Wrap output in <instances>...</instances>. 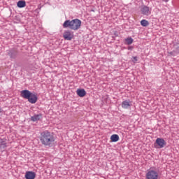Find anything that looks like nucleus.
Wrapping results in <instances>:
<instances>
[{"instance_id":"1","label":"nucleus","mask_w":179,"mask_h":179,"mask_svg":"<svg viewBox=\"0 0 179 179\" xmlns=\"http://www.w3.org/2000/svg\"><path fill=\"white\" fill-rule=\"evenodd\" d=\"M39 139L41 143L43 145V146L51 148V146H54V143H55V137L54 136V134L48 131L41 132Z\"/></svg>"},{"instance_id":"2","label":"nucleus","mask_w":179,"mask_h":179,"mask_svg":"<svg viewBox=\"0 0 179 179\" xmlns=\"http://www.w3.org/2000/svg\"><path fill=\"white\" fill-rule=\"evenodd\" d=\"M82 26V21L79 19H74L72 20H67L63 23L64 29H70L71 30H79Z\"/></svg>"},{"instance_id":"3","label":"nucleus","mask_w":179,"mask_h":179,"mask_svg":"<svg viewBox=\"0 0 179 179\" xmlns=\"http://www.w3.org/2000/svg\"><path fill=\"white\" fill-rule=\"evenodd\" d=\"M166 145V141L162 138H157L155 141V148H156V149H162V148L165 147Z\"/></svg>"},{"instance_id":"4","label":"nucleus","mask_w":179,"mask_h":179,"mask_svg":"<svg viewBox=\"0 0 179 179\" xmlns=\"http://www.w3.org/2000/svg\"><path fill=\"white\" fill-rule=\"evenodd\" d=\"M147 179H157L159 178V173L155 170H150L146 173Z\"/></svg>"},{"instance_id":"5","label":"nucleus","mask_w":179,"mask_h":179,"mask_svg":"<svg viewBox=\"0 0 179 179\" xmlns=\"http://www.w3.org/2000/svg\"><path fill=\"white\" fill-rule=\"evenodd\" d=\"M63 37L64 40H68L69 41H71V40H72V38H73L74 37L73 32H72V31L71 30H66L63 34Z\"/></svg>"},{"instance_id":"6","label":"nucleus","mask_w":179,"mask_h":179,"mask_svg":"<svg viewBox=\"0 0 179 179\" xmlns=\"http://www.w3.org/2000/svg\"><path fill=\"white\" fill-rule=\"evenodd\" d=\"M141 12L142 15L149 16V15L152 13V9H150L148 6H143L141 8Z\"/></svg>"},{"instance_id":"7","label":"nucleus","mask_w":179,"mask_h":179,"mask_svg":"<svg viewBox=\"0 0 179 179\" xmlns=\"http://www.w3.org/2000/svg\"><path fill=\"white\" fill-rule=\"evenodd\" d=\"M20 93L21 97L26 99L27 100L30 97V95L31 94V92L27 90H24L21 91Z\"/></svg>"},{"instance_id":"8","label":"nucleus","mask_w":179,"mask_h":179,"mask_svg":"<svg viewBox=\"0 0 179 179\" xmlns=\"http://www.w3.org/2000/svg\"><path fill=\"white\" fill-rule=\"evenodd\" d=\"M28 101L31 103V104H35V103H37V95L31 93L29 97L27 99Z\"/></svg>"},{"instance_id":"9","label":"nucleus","mask_w":179,"mask_h":179,"mask_svg":"<svg viewBox=\"0 0 179 179\" xmlns=\"http://www.w3.org/2000/svg\"><path fill=\"white\" fill-rule=\"evenodd\" d=\"M26 179H34L36 178V173L32 171H27L25 173Z\"/></svg>"},{"instance_id":"10","label":"nucleus","mask_w":179,"mask_h":179,"mask_svg":"<svg viewBox=\"0 0 179 179\" xmlns=\"http://www.w3.org/2000/svg\"><path fill=\"white\" fill-rule=\"evenodd\" d=\"M76 93L79 97H85L86 96V91L84 89L77 90Z\"/></svg>"},{"instance_id":"11","label":"nucleus","mask_w":179,"mask_h":179,"mask_svg":"<svg viewBox=\"0 0 179 179\" xmlns=\"http://www.w3.org/2000/svg\"><path fill=\"white\" fill-rule=\"evenodd\" d=\"M43 118V116L41 115H34L31 117V121L34 122H36V121H40Z\"/></svg>"},{"instance_id":"12","label":"nucleus","mask_w":179,"mask_h":179,"mask_svg":"<svg viewBox=\"0 0 179 179\" xmlns=\"http://www.w3.org/2000/svg\"><path fill=\"white\" fill-rule=\"evenodd\" d=\"M110 141L111 142H118L120 141V136L118 134H113L110 136Z\"/></svg>"},{"instance_id":"13","label":"nucleus","mask_w":179,"mask_h":179,"mask_svg":"<svg viewBox=\"0 0 179 179\" xmlns=\"http://www.w3.org/2000/svg\"><path fill=\"white\" fill-rule=\"evenodd\" d=\"M122 108L127 109L129 107H131V102L128 101H124L122 103Z\"/></svg>"},{"instance_id":"14","label":"nucleus","mask_w":179,"mask_h":179,"mask_svg":"<svg viewBox=\"0 0 179 179\" xmlns=\"http://www.w3.org/2000/svg\"><path fill=\"white\" fill-rule=\"evenodd\" d=\"M17 6L18 8H25L26 7V1H19L17 3Z\"/></svg>"},{"instance_id":"15","label":"nucleus","mask_w":179,"mask_h":179,"mask_svg":"<svg viewBox=\"0 0 179 179\" xmlns=\"http://www.w3.org/2000/svg\"><path fill=\"white\" fill-rule=\"evenodd\" d=\"M6 148V142L0 141V150H3Z\"/></svg>"},{"instance_id":"16","label":"nucleus","mask_w":179,"mask_h":179,"mask_svg":"<svg viewBox=\"0 0 179 179\" xmlns=\"http://www.w3.org/2000/svg\"><path fill=\"white\" fill-rule=\"evenodd\" d=\"M141 24L143 26V27H147V26H149V21L146 20H142L141 21Z\"/></svg>"},{"instance_id":"17","label":"nucleus","mask_w":179,"mask_h":179,"mask_svg":"<svg viewBox=\"0 0 179 179\" xmlns=\"http://www.w3.org/2000/svg\"><path fill=\"white\" fill-rule=\"evenodd\" d=\"M125 41H126V44H127V45H131V44H132V43H134V39L131 37H129L125 39Z\"/></svg>"},{"instance_id":"18","label":"nucleus","mask_w":179,"mask_h":179,"mask_svg":"<svg viewBox=\"0 0 179 179\" xmlns=\"http://www.w3.org/2000/svg\"><path fill=\"white\" fill-rule=\"evenodd\" d=\"M174 47H175V48H176V50L178 51H179V43H177V44L174 45Z\"/></svg>"},{"instance_id":"19","label":"nucleus","mask_w":179,"mask_h":179,"mask_svg":"<svg viewBox=\"0 0 179 179\" xmlns=\"http://www.w3.org/2000/svg\"><path fill=\"white\" fill-rule=\"evenodd\" d=\"M133 59H134V62H136V61H138L137 57H133Z\"/></svg>"},{"instance_id":"20","label":"nucleus","mask_w":179,"mask_h":179,"mask_svg":"<svg viewBox=\"0 0 179 179\" xmlns=\"http://www.w3.org/2000/svg\"><path fill=\"white\" fill-rule=\"evenodd\" d=\"M164 2H169L170 0H162Z\"/></svg>"},{"instance_id":"21","label":"nucleus","mask_w":179,"mask_h":179,"mask_svg":"<svg viewBox=\"0 0 179 179\" xmlns=\"http://www.w3.org/2000/svg\"><path fill=\"white\" fill-rule=\"evenodd\" d=\"M128 50H132V47L129 46V47L128 48Z\"/></svg>"},{"instance_id":"22","label":"nucleus","mask_w":179,"mask_h":179,"mask_svg":"<svg viewBox=\"0 0 179 179\" xmlns=\"http://www.w3.org/2000/svg\"><path fill=\"white\" fill-rule=\"evenodd\" d=\"M0 113H2V108L0 107Z\"/></svg>"},{"instance_id":"23","label":"nucleus","mask_w":179,"mask_h":179,"mask_svg":"<svg viewBox=\"0 0 179 179\" xmlns=\"http://www.w3.org/2000/svg\"><path fill=\"white\" fill-rule=\"evenodd\" d=\"M170 54H173V52H170Z\"/></svg>"}]
</instances>
